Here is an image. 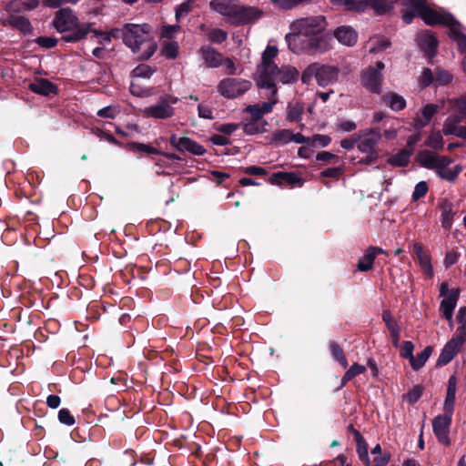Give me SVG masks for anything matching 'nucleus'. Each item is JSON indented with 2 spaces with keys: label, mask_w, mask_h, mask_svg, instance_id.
<instances>
[{
  "label": "nucleus",
  "mask_w": 466,
  "mask_h": 466,
  "mask_svg": "<svg viewBox=\"0 0 466 466\" xmlns=\"http://www.w3.org/2000/svg\"><path fill=\"white\" fill-rule=\"evenodd\" d=\"M273 140L279 144L291 142V131L289 129L278 130L273 134Z\"/></svg>",
  "instance_id": "49530a36"
},
{
  "label": "nucleus",
  "mask_w": 466,
  "mask_h": 466,
  "mask_svg": "<svg viewBox=\"0 0 466 466\" xmlns=\"http://www.w3.org/2000/svg\"><path fill=\"white\" fill-rule=\"evenodd\" d=\"M269 181L274 185L288 184L292 187H301L303 185L301 177H299L295 173L277 172L270 177Z\"/></svg>",
  "instance_id": "5701e85b"
},
{
  "label": "nucleus",
  "mask_w": 466,
  "mask_h": 466,
  "mask_svg": "<svg viewBox=\"0 0 466 466\" xmlns=\"http://www.w3.org/2000/svg\"><path fill=\"white\" fill-rule=\"evenodd\" d=\"M196 0H187L176 7V18L178 21L192 11Z\"/></svg>",
  "instance_id": "a19ab883"
},
{
  "label": "nucleus",
  "mask_w": 466,
  "mask_h": 466,
  "mask_svg": "<svg viewBox=\"0 0 466 466\" xmlns=\"http://www.w3.org/2000/svg\"><path fill=\"white\" fill-rule=\"evenodd\" d=\"M452 414L445 413L434 418L432 428L438 441L444 445L450 444L449 429Z\"/></svg>",
  "instance_id": "2eb2a0df"
},
{
  "label": "nucleus",
  "mask_w": 466,
  "mask_h": 466,
  "mask_svg": "<svg viewBox=\"0 0 466 466\" xmlns=\"http://www.w3.org/2000/svg\"><path fill=\"white\" fill-rule=\"evenodd\" d=\"M418 42L420 48L429 56H432L435 54L438 41L436 37L429 31L423 32L419 35Z\"/></svg>",
  "instance_id": "b1692460"
},
{
  "label": "nucleus",
  "mask_w": 466,
  "mask_h": 466,
  "mask_svg": "<svg viewBox=\"0 0 466 466\" xmlns=\"http://www.w3.org/2000/svg\"><path fill=\"white\" fill-rule=\"evenodd\" d=\"M456 319L460 324V327L457 329V333H460L461 329L465 330L466 325V308L461 307L459 309Z\"/></svg>",
  "instance_id": "052dcab7"
},
{
  "label": "nucleus",
  "mask_w": 466,
  "mask_h": 466,
  "mask_svg": "<svg viewBox=\"0 0 466 466\" xmlns=\"http://www.w3.org/2000/svg\"><path fill=\"white\" fill-rule=\"evenodd\" d=\"M334 36L342 45L352 46L356 44L358 35L350 25H341L334 31Z\"/></svg>",
  "instance_id": "4be33fe9"
},
{
  "label": "nucleus",
  "mask_w": 466,
  "mask_h": 466,
  "mask_svg": "<svg viewBox=\"0 0 466 466\" xmlns=\"http://www.w3.org/2000/svg\"><path fill=\"white\" fill-rule=\"evenodd\" d=\"M119 113V110L116 106H108L103 107L97 111V116L103 118H111L114 119Z\"/></svg>",
  "instance_id": "3c124183"
},
{
  "label": "nucleus",
  "mask_w": 466,
  "mask_h": 466,
  "mask_svg": "<svg viewBox=\"0 0 466 466\" xmlns=\"http://www.w3.org/2000/svg\"><path fill=\"white\" fill-rule=\"evenodd\" d=\"M198 116L201 118L212 119V110L208 105L199 104L198 106Z\"/></svg>",
  "instance_id": "e2e57ef3"
},
{
  "label": "nucleus",
  "mask_w": 466,
  "mask_h": 466,
  "mask_svg": "<svg viewBox=\"0 0 466 466\" xmlns=\"http://www.w3.org/2000/svg\"><path fill=\"white\" fill-rule=\"evenodd\" d=\"M53 26L59 33L71 32L63 36L66 42H76L85 38L90 31L89 24H80L75 12L68 7L56 12L52 21Z\"/></svg>",
  "instance_id": "39448f33"
},
{
  "label": "nucleus",
  "mask_w": 466,
  "mask_h": 466,
  "mask_svg": "<svg viewBox=\"0 0 466 466\" xmlns=\"http://www.w3.org/2000/svg\"><path fill=\"white\" fill-rule=\"evenodd\" d=\"M268 125L267 121H258L253 120L251 118L250 121L247 122L243 126V131L247 135H255L258 133H263L266 131V126Z\"/></svg>",
  "instance_id": "473e14b6"
},
{
  "label": "nucleus",
  "mask_w": 466,
  "mask_h": 466,
  "mask_svg": "<svg viewBox=\"0 0 466 466\" xmlns=\"http://www.w3.org/2000/svg\"><path fill=\"white\" fill-rule=\"evenodd\" d=\"M450 37L458 45L461 53H466V35L461 32V25L458 21L453 23L449 31Z\"/></svg>",
  "instance_id": "cd10ccee"
},
{
  "label": "nucleus",
  "mask_w": 466,
  "mask_h": 466,
  "mask_svg": "<svg viewBox=\"0 0 466 466\" xmlns=\"http://www.w3.org/2000/svg\"><path fill=\"white\" fill-rule=\"evenodd\" d=\"M440 109V106L435 104L425 105L415 116L413 119V126L416 129H421L426 127L433 116Z\"/></svg>",
  "instance_id": "a211bd4d"
},
{
  "label": "nucleus",
  "mask_w": 466,
  "mask_h": 466,
  "mask_svg": "<svg viewBox=\"0 0 466 466\" xmlns=\"http://www.w3.org/2000/svg\"><path fill=\"white\" fill-rule=\"evenodd\" d=\"M339 69L330 65L312 63L309 65L301 74L303 84L310 85L315 79L319 86L325 87L336 83L339 79Z\"/></svg>",
  "instance_id": "423d86ee"
},
{
  "label": "nucleus",
  "mask_w": 466,
  "mask_h": 466,
  "mask_svg": "<svg viewBox=\"0 0 466 466\" xmlns=\"http://www.w3.org/2000/svg\"><path fill=\"white\" fill-rule=\"evenodd\" d=\"M413 150L403 148L389 159V163L396 167H405L409 164Z\"/></svg>",
  "instance_id": "7c9ffc66"
},
{
  "label": "nucleus",
  "mask_w": 466,
  "mask_h": 466,
  "mask_svg": "<svg viewBox=\"0 0 466 466\" xmlns=\"http://www.w3.org/2000/svg\"><path fill=\"white\" fill-rule=\"evenodd\" d=\"M80 0H42L43 5L48 8L56 9L66 5H76Z\"/></svg>",
  "instance_id": "de8ad7c7"
},
{
  "label": "nucleus",
  "mask_w": 466,
  "mask_h": 466,
  "mask_svg": "<svg viewBox=\"0 0 466 466\" xmlns=\"http://www.w3.org/2000/svg\"><path fill=\"white\" fill-rule=\"evenodd\" d=\"M251 87V82L241 78H224L219 81L218 92L227 98H237Z\"/></svg>",
  "instance_id": "9b49d317"
},
{
  "label": "nucleus",
  "mask_w": 466,
  "mask_h": 466,
  "mask_svg": "<svg viewBox=\"0 0 466 466\" xmlns=\"http://www.w3.org/2000/svg\"><path fill=\"white\" fill-rule=\"evenodd\" d=\"M312 0H270V2L278 8L283 10H291L298 5H307Z\"/></svg>",
  "instance_id": "c9c22d12"
},
{
  "label": "nucleus",
  "mask_w": 466,
  "mask_h": 466,
  "mask_svg": "<svg viewBox=\"0 0 466 466\" xmlns=\"http://www.w3.org/2000/svg\"><path fill=\"white\" fill-rule=\"evenodd\" d=\"M209 8L226 17L233 25L253 23L262 17V12L251 6H242L236 0H211Z\"/></svg>",
  "instance_id": "20e7f679"
},
{
  "label": "nucleus",
  "mask_w": 466,
  "mask_h": 466,
  "mask_svg": "<svg viewBox=\"0 0 466 466\" xmlns=\"http://www.w3.org/2000/svg\"><path fill=\"white\" fill-rule=\"evenodd\" d=\"M7 23L23 33H31L33 30L30 21L23 15H10Z\"/></svg>",
  "instance_id": "c85d7f7f"
},
{
  "label": "nucleus",
  "mask_w": 466,
  "mask_h": 466,
  "mask_svg": "<svg viewBox=\"0 0 466 466\" xmlns=\"http://www.w3.org/2000/svg\"><path fill=\"white\" fill-rule=\"evenodd\" d=\"M417 160L423 167L434 170L440 178L451 182L450 165L453 161L452 158L430 150H422L418 154Z\"/></svg>",
  "instance_id": "6e6552de"
},
{
  "label": "nucleus",
  "mask_w": 466,
  "mask_h": 466,
  "mask_svg": "<svg viewBox=\"0 0 466 466\" xmlns=\"http://www.w3.org/2000/svg\"><path fill=\"white\" fill-rule=\"evenodd\" d=\"M423 388L420 385L414 386L405 396L409 403H415L421 396Z\"/></svg>",
  "instance_id": "603ef678"
},
{
  "label": "nucleus",
  "mask_w": 466,
  "mask_h": 466,
  "mask_svg": "<svg viewBox=\"0 0 466 466\" xmlns=\"http://www.w3.org/2000/svg\"><path fill=\"white\" fill-rule=\"evenodd\" d=\"M462 116L451 115L446 118L443 124L442 131L444 135H453L466 141V126H461Z\"/></svg>",
  "instance_id": "f3484780"
},
{
  "label": "nucleus",
  "mask_w": 466,
  "mask_h": 466,
  "mask_svg": "<svg viewBox=\"0 0 466 466\" xmlns=\"http://www.w3.org/2000/svg\"><path fill=\"white\" fill-rule=\"evenodd\" d=\"M459 257H460V254L455 250L447 252V254L444 258V261H443L445 267L449 268L451 265L455 264L457 262Z\"/></svg>",
  "instance_id": "680f3d73"
},
{
  "label": "nucleus",
  "mask_w": 466,
  "mask_h": 466,
  "mask_svg": "<svg viewBox=\"0 0 466 466\" xmlns=\"http://www.w3.org/2000/svg\"><path fill=\"white\" fill-rule=\"evenodd\" d=\"M366 371V367L358 363H354L344 374L341 380V387L347 382L351 380L353 378L360 375Z\"/></svg>",
  "instance_id": "4c0bfd02"
},
{
  "label": "nucleus",
  "mask_w": 466,
  "mask_h": 466,
  "mask_svg": "<svg viewBox=\"0 0 466 466\" xmlns=\"http://www.w3.org/2000/svg\"><path fill=\"white\" fill-rule=\"evenodd\" d=\"M425 145L433 149H442L444 142L441 133L440 131H431L425 141Z\"/></svg>",
  "instance_id": "58836bf2"
},
{
  "label": "nucleus",
  "mask_w": 466,
  "mask_h": 466,
  "mask_svg": "<svg viewBox=\"0 0 466 466\" xmlns=\"http://www.w3.org/2000/svg\"><path fill=\"white\" fill-rule=\"evenodd\" d=\"M329 349L333 359L337 360L343 368H346L348 366V361L339 345L334 341H331L329 343Z\"/></svg>",
  "instance_id": "ea45409f"
},
{
  "label": "nucleus",
  "mask_w": 466,
  "mask_h": 466,
  "mask_svg": "<svg viewBox=\"0 0 466 466\" xmlns=\"http://www.w3.org/2000/svg\"><path fill=\"white\" fill-rule=\"evenodd\" d=\"M357 453L360 460L364 462L366 466H370V461L368 453V444L365 441L357 443Z\"/></svg>",
  "instance_id": "c03bdc74"
},
{
  "label": "nucleus",
  "mask_w": 466,
  "mask_h": 466,
  "mask_svg": "<svg viewBox=\"0 0 466 466\" xmlns=\"http://www.w3.org/2000/svg\"><path fill=\"white\" fill-rule=\"evenodd\" d=\"M180 30L178 25H164L161 28L160 35L167 39L173 38Z\"/></svg>",
  "instance_id": "864d4df0"
},
{
  "label": "nucleus",
  "mask_w": 466,
  "mask_h": 466,
  "mask_svg": "<svg viewBox=\"0 0 466 466\" xmlns=\"http://www.w3.org/2000/svg\"><path fill=\"white\" fill-rule=\"evenodd\" d=\"M162 54L168 59H175L178 56V44L173 41L165 43Z\"/></svg>",
  "instance_id": "79ce46f5"
},
{
  "label": "nucleus",
  "mask_w": 466,
  "mask_h": 466,
  "mask_svg": "<svg viewBox=\"0 0 466 466\" xmlns=\"http://www.w3.org/2000/svg\"><path fill=\"white\" fill-rule=\"evenodd\" d=\"M384 130L381 134V137H384L386 140H393L397 137L399 131L401 128L400 122L398 119H387L384 124Z\"/></svg>",
  "instance_id": "c756f323"
},
{
  "label": "nucleus",
  "mask_w": 466,
  "mask_h": 466,
  "mask_svg": "<svg viewBox=\"0 0 466 466\" xmlns=\"http://www.w3.org/2000/svg\"><path fill=\"white\" fill-rule=\"evenodd\" d=\"M279 54L276 46L268 44L262 53L261 63L258 66L256 84L258 88H267L277 96L278 84L292 85L299 77V71L293 66L282 65L278 66L274 59Z\"/></svg>",
  "instance_id": "f03ea898"
},
{
  "label": "nucleus",
  "mask_w": 466,
  "mask_h": 466,
  "mask_svg": "<svg viewBox=\"0 0 466 466\" xmlns=\"http://www.w3.org/2000/svg\"><path fill=\"white\" fill-rule=\"evenodd\" d=\"M413 252L417 257L418 262L425 277L431 279L433 277V268L429 252L424 250L420 243H415L413 245Z\"/></svg>",
  "instance_id": "6ab92c4d"
},
{
  "label": "nucleus",
  "mask_w": 466,
  "mask_h": 466,
  "mask_svg": "<svg viewBox=\"0 0 466 466\" xmlns=\"http://www.w3.org/2000/svg\"><path fill=\"white\" fill-rule=\"evenodd\" d=\"M451 80H452V76L449 72L442 70V69H438L434 75V82L437 85H441V86L447 85Z\"/></svg>",
  "instance_id": "09e8293b"
},
{
  "label": "nucleus",
  "mask_w": 466,
  "mask_h": 466,
  "mask_svg": "<svg viewBox=\"0 0 466 466\" xmlns=\"http://www.w3.org/2000/svg\"><path fill=\"white\" fill-rule=\"evenodd\" d=\"M331 142L330 137L327 135H314L309 141V144L312 146L319 145V147H327Z\"/></svg>",
  "instance_id": "5fc2aeb1"
},
{
  "label": "nucleus",
  "mask_w": 466,
  "mask_h": 466,
  "mask_svg": "<svg viewBox=\"0 0 466 466\" xmlns=\"http://www.w3.org/2000/svg\"><path fill=\"white\" fill-rule=\"evenodd\" d=\"M279 102L278 96L270 93L268 100L261 104L249 105L245 108L253 120L261 121L264 115L273 111L274 106Z\"/></svg>",
  "instance_id": "dca6fc26"
},
{
  "label": "nucleus",
  "mask_w": 466,
  "mask_h": 466,
  "mask_svg": "<svg viewBox=\"0 0 466 466\" xmlns=\"http://www.w3.org/2000/svg\"><path fill=\"white\" fill-rule=\"evenodd\" d=\"M327 22L322 15L300 17L289 25V32L285 40L289 49L294 54L312 53L320 47L322 35Z\"/></svg>",
  "instance_id": "f257e3e1"
},
{
  "label": "nucleus",
  "mask_w": 466,
  "mask_h": 466,
  "mask_svg": "<svg viewBox=\"0 0 466 466\" xmlns=\"http://www.w3.org/2000/svg\"><path fill=\"white\" fill-rule=\"evenodd\" d=\"M382 319L386 323V326L389 331L393 330V329H398L399 326L397 322L393 319L391 314L389 311H384L382 314Z\"/></svg>",
  "instance_id": "0e129e2a"
},
{
  "label": "nucleus",
  "mask_w": 466,
  "mask_h": 466,
  "mask_svg": "<svg viewBox=\"0 0 466 466\" xmlns=\"http://www.w3.org/2000/svg\"><path fill=\"white\" fill-rule=\"evenodd\" d=\"M403 5H411L421 19L430 25H443L451 28L457 20L449 13L436 11L425 5L424 0H402Z\"/></svg>",
  "instance_id": "0eeeda50"
},
{
  "label": "nucleus",
  "mask_w": 466,
  "mask_h": 466,
  "mask_svg": "<svg viewBox=\"0 0 466 466\" xmlns=\"http://www.w3.org/2000/svg\"><path fill=\"white\" fill-rule=\"evenodd\" d=\"M199 54L209 68H217L223 65L224 57L222 54L209 46H203L199 49Z\"/></svg>",
  "instance_id": "aec40b11"
},
{
  "label": "nucleus",
  "mask_w": 466,
  "mask_h": 466,
  "mask_svg": "<svg viewBox=\"0 0 466 466\" xmlns=\"http://www.w3.org/2000/svg\"><path fill=\"white\" fill-rule=\"evenodd\" d=\"M123 40L140 59H148L157 50V44L147 24L127 25L124 28Z\"/></svg>",
  "instance_id": "7ed1b4c3"
},
{
  "label": "nucleus",
  "mask_w": 466,
  "mask_h": 466,
  "mask_svg": "<svg viewBox=\"0 0 466 466\" xmlns=\"http://www.w3.org/2000/svg\"><path fill=\"white\" fill-rule=\"evenodd\" d=\"M381 100L393 111L402 110L406 106L405 98L395 92H388L384 94L381 96Z\"/></svg>",
  "instance_id": "a878e982"
},
{
  "label": "nucleus",
  "mask_w": 466,
  "mask_h": 466,
  "mask_svg": "<svg viewBox=\"0 0 466 466\" xmlns=\"http://www.w3.org/2000/svg\"><path fill=\"white\" fill-rule=\"evenodd\" d=\"M177 98L172 96H163L159 100L149 106L142 109V114L146 117L156 119H167L175 115L173 105L177 104Z\"/></svg>",
  "instance_id": "9d476101"
},
{
  "label": "nucleus",
  "mask_w": 466,
  "mask_h": 466,
  "mask_svg": "<svg viewBox=\"0 0 466 466\" xmlns=\"http://www.w3.org/2000/svg\"><path fill=\"white\" fill-rule=\"evenodd\" d=\"M228 37V33L219 28L211 29L208 34V41L216 44L224 42Z\"/></svg>",
  "instance_id": "37998d69"
},
{
  "label": "nucleus",
  "mask_w": 466,
  "mask_h": 466,
  "mask_svg": "<svg viewBox=\"0 0 466 466\" xmlns=\"http://www.w3.org/2000/svg\"><path fill=\"white\" fill-rule=\"evenodd\" d=\"M440 295L443 297L440 305V311L451 326L453 310L458 302L460 290L458 289H449L448 284L443 282L440 288Z\"/></svg>",
  "instance_id": "f8f14e48"
},
{
  "label": "nucleus",
  "mask_w": 466,
  "mask_h": 466,
  "mask_svg": "<svg viewBox=\"0 0 466 466\" xmlns=\"http://www.w3.org/2000/svg\"><path fill=\"white\" fill-rule=\"evenodd\" d=\"M465 337L466 332L465 330L461 329L460 333H457L454 338L447 342L439 356V365H446L454 358V356L458 353L461 346L463 344Z\"/></svg>",
  "instance_id": "4468645a"
},
{
  "label": "nucleus",
  "mask_w": 466,
  "mask_h": 466,
  "mask_svg": "<svg viewBox=\"0 0 466 466\" xmlns=\"http://www.w3.org/2000/svg\"><path fill=\"white\" fill-rule=\"evenodd\" d=\"M129 89L130 93L137 97H147L153 94L152 88L142 86L136 79H132Z\"/></svg>",
  "instance_id": "e433bc0d"
},
{
  "label": "nucleus",
  "mask_w": 466,
  "mask_h": 466,
  "mask_svg": "<svg viewBox=\"0 0 466 466\" xmlns=\"http://www.w3.org/2000/svg\"><path fill=\"white\" fill-rule=\"evenodd\" d=\"M37 43L41 46L51 48L56 45L57 41L56 39L51 37H39L37 39Z\"/></svg>",
  "instance_id": "774afa93"
},
{
  "label": "nucleus",
  "mask_w": 466,
  "mask_h": 466,
  "mask_svg": "<svg viewBox=\"0 0 466 466\" xmlns=\"http://www.w3.org/2000/svg\"><path fill=\"white\" fill-rule=\"evenodd\" d=\"M344 172V168L342 167H330L323 170L320 173L321 177H332L339 178Z\"/></svg>",
  "instance_id": "6e6d98bb"
},
{
  "label": "nucleus",
  "mask_w": 466,
  "mask_h": 466,
  "mask_svg": "<svg viewBox=\"0 0 466 466\" xmlns=\"http://www.w3.org/2000/svg\"><path fill=\"white\" fill-rule=\"evenodd\" d=\"M432 349L431 347H426L420 353L417 354L416 357L412 356V359L410 360V364L414 370H420L424 366L430 356L431 355Z\"/></svg>",
  "instance_id": "2f4dec72"
},
{
  "label": "nucleus",
  "mask_w": 466,
  "mask_h": 466,
  "mask_svg": "<svg viewBox=\"0 0 466 466\" xmlns=\"http://www.w3.org/2000/svg\"><path fill=\"white\" fill-rule=\"evenodd\" d=\"M381 133L377 128H371L358 139L357 147L359 151L365 154V157L360 160V163L370 164L377 160L379 154L376 149Z\"/></svg>",
  "instance_id": "1a4fd4ad"
},
{
  "label": "nucleus",
  "mask_w": 466,
  "mask_h": 466,
  "mask_svg": "<svg viewBox=\"0 0 466 466\" xmlns=\"http://www.w3.org/2000/svg\"><path fill=\"white\" fill-rule=\"evenodd\" d=\"M384 253V250L377 247H370L364 255L359 259L357 268L360 271L366 272L372 268L374 259L379 254Z\"/></svg>",
  "instance_id": "412c9836"
},
{
  "label": "nucleus",
  "mask_w": 466,
  "mask_h": 466,
  "mask_svg": "<svg viewBox=\"0 0 466 466\" xmlns=\"http://www.w3.org/2000/svg\"><path fill=\"white\" fill-rule=\"evenodd\" d=\"M127 148L129 151L133 153H146V154H152V155H159L161 154V151L157 149V147H154L148 144L144 143H137L133 142L127 145Z\"/></svg>",
  "instance_id": "f704fd0d"
},
{
  "label": "nucleus",
  "mask_w": 466,
  "mask_h": 466,
  "mask_svg": "<svg viewBox=\"0 0 466 466\" xmlns=\"http://www.w3.org/2000/svg\"><path fill=\"white\" fill-rule=\"evenodd\" d=\"M456 398V378L451 376L448 381L446 398L444 401V412L452 414Z\"/></svg>",
  "instance_id": "bb28decb"
},
{
  "label": "nucleus",
  "mask_w": 466,
  "mask_h": 466,
  "mask_svg": "<svg viewBox=\"0 0 466 466\" xmlns=\"http://www.w3.org/2000/svg\"><path fill=\"white\" fill-rule=\"evenodd\" d=\"M414 350V345L411 341H404L400 348V356L404 359H408L409 360L412 359Z\"/></svg>",
  "instance_id": "4d7b16f0"
},
{
  "label": "nucleus",
  "mask_w": 466,
  "mask_h": 466,
  "mask_svg": "<svg viewBox=\"0 0 466 466\" xmlns=\"http://www.w3.org/2000/svg\"><path fill=\"white\" fill-rule=\"evenodd\" d=\"M432 82H434V76H433L431 70L429 69V68H425L422 71L421 76L420 77V85L423 86H428Z\"/></svg>",
  "instance_id": "bf43d9fd"
},
{
  "label": "nucleus",
  "mask_w": 466,
  "mask_h": 466,
  "mask_svg": "<svg viewBox=\"0 0 466 466\" xmlns=\"http://www.w3.org/2000/svg\"><path fill=\"white\" fill-rule=\"evenodd\" d=\"M385 66L381 61H378L374 67H369L363 71L361 76V85L369 91L380 94L383 81L382 70Z\"/></svg>",
  "instance_id": "ddd939ff"
},
{
  "label": "nucleus",
  "mask_w": 466,
  "mask_h": 466,
  "mask_svg": "<svg viewBox=\"0 0 466 466\" xmlns=\"http://www.w3.org/2000/svg\"><path fill=\"white\" fill-rule=\"evenodd\" d=\"M210 140L214 145H218V146H225L229 143L228 137L225 135H220V134L213 135L211 137Z\"/></svg>",
  "instance_id": "338daca9"
},
{
  "label": "nucleus",
  "mask_w": 466,
  "mask_h": 466,
  "mask_svg": "<svg viewBox=\"0 0 466 466\" xmlns=\"http://www.w3.org/2000/svg\"><path fill=\"white\" fill-rule=\"evenodd\" d=\"M441 225L445 228H450L452 225V213L451 209L443 210L441 214Z\"/></svg>",
  "instance_id": "69168bd1"
},
{
  "label": "nucleus",
  "mask_w": 466,
  "mask_h": 466,
  "mask_svg": "<svg viewBox=\"0 0 466 466\" xmlns=\"http://www.w3.org/2000/svg\"><path fill=\"white\" fill-rule=\"evenodd\" d=\"M316 159L319 161H324L328 163H337L339 161V157L329 152V151H322L317 154Z\"/></svg>",
  "instance_id": "13d9d810"
},
{
  "label": "nucleus",
  "mask_w": 466,
  "mask_h": 466,
  "mask_svg": "<svg viewBox=\"0 0 466 466\" xmlns=\"http://www.w3.org/2000/svg\"><path fill=\"white\" fill-rule=\"evenodd\" d=\"M156 72V69L146 64H140L135 67L131 72L133 79H149L151 76Z\"/></svg>",
  "instance_id": "72a5a7b5"
},
{
  "label": "nucleus",
  "mask_w": 466,
  "mask_h": 466,
  "mask_svg": "<svg viewBox=\"0 0 466 466\" xmlns=\"http://www.w3.org/2000/svg\"><path fill=\"white\" fill-rule=\"evenodd\" d=\"M29 88L31 91L36 94L48 96L50 94L56 93V87L47 79L44 78H36L29 84Z\"/></svg>",
  "instance_id": "393cba45"
},
{
  "label": "nucleus",
  "mask_w": 466,
  "mask_h": 466,
  "mask_svg": "<svg viewBox=\"0 0 466 466\" xmlns=\"http://www.w3.org/2000/svg\"><path fill=\"white\" fill-rule=\"evenodd\" d=\"M58 420L62 424H65L66 426H72L75 424L76 420L74 416L71 414L69 410L67 409H61L58 411Z\"/></svg>",
  "instance_id": "8fccbe9b"
},
{
  "label": "nucleus",
  "mask_w": 466,
  "mask_h": 466,
  "mask_svg": "<svg viewBox=\"0 0 466 466\" xmlns=\"http://www.w3.org/2000/svg\"><path fill=\"white\" fill-rule=\"evenodd\" d=\"M429 190V187L426 181H420L415 185L412 192V200L417 201L423 198Z\"/></svg>",
  "instance_id": "a18cd8bd"
}]
</instances>
